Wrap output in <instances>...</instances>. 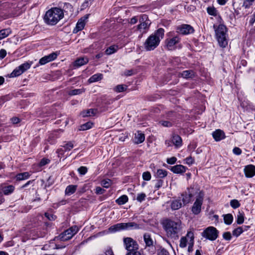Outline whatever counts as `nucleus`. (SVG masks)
Here are the masks:
<instances>
[{
  "label": "nucleus",
  "instance_id": "obj_3",
  "mask_svg": "<svg viewBox=\"0 0 255 255\" xmlns=\"http://www.w3.org/2000/svg\"><path fill=\"white\" fill-rule=\"evenodd\" d=\"M64 17L63 10L59 7H52L47 10L44 16L45 22L48 25L56 24Z\"/></svg>",
  "mask_w": 255,
  "mask_h": 255
},
{
  "label": "nucleus",
  "instance_id": "obj_26",
  "mask_svg": "<svg viewBox=\"0 0 255 255\" xmlns=\"http://www.w3.org/2000/svg\"><path fill=\"white\" fill-rule=\"evenodd\" d=\"M182 203L181 202V199H177L172 201L171 203V208L172 210H176L181 208Z\"/></svg>",
  "mask_w": 255,
  "mask_h": 255
},
{
  "label": "nucleus",
  "instance_id": "obj_63",
  "mask_svg": "<svg viewBox=\"0 0 255 255\" xmlns=\"http://www.w3.org/2000/svg\"><path fill=\"white\" fill-rule=\"evenodd\" d=\"M185 160L186 163L189 165H192L194 162V159L191 156L186 158Z\"/></svg>",
  "mask_w": 255,
  "mask_h": 255
},
{
  "label": "nucleus",
  "instance_id": "obj_42",
  "mask_svg": "<svg viewBox=\"0 0 255 255\" xmlns=\"http://www.w3.org/2000/svg\"><path fill=\"white\" fill-rule=\"evenodd\" d=\"M128 88V86L126 85L121 84L117 85L115 88L114 90L118 93L123 92L126 91Z\"/></svg>",
  "mask_w": 255,
  "mask_h": 255
},
{
  "label": "nucleus",
  "instance_id": "obj_12",
  "mask_svg": "<svg viewBox=\"0 0 255 255\" xmlns=\"http://www.w3.org/2000/svg\"><path fill=\"white\" fill-rule=\"evenodd\" d=\"M176 32L182 35H187L193 33L194 29L190 25L183 24L177 27Z\"/></svg>",
  "mask_w": 255,
  "mask_h": 255
},
{
  "label": "nucleus",
  "instance_id": "obj_56",
  "mask_svg": "<svg viewBox=\"0 0 255 255\" xmlns=\"http://www.w3.org/2000/svg\"><path fill=\"white\" fill-rule=\"evenodd\" d=\"M223 237L226 241H230L232 239V235L230 232H226L223 233Z\"/></svg>",
  "mask_w": 255,
  "mask_h": 255
},
{
  "label": "nucleus",
  "instance_id": "obj_45",
  "mask_svg": "<svg viewBox=\"0 0 255 255\" xmlns=\"http://www.w3.org/2000/svg\"><path fill=\"white\" fill-rule=\"evenodd\" d=\"M237 223L239 225L243 224L244 222V215L243 213L239 212L237 215Z\"/></svg>",
  "mask_w": 255,
  "mask_h": 255
},
{
  "label": "nucleus",
  "instance_id": "obj_35",
  "mask_svg": "<svg viewBox=\"0 0 255 255\" xmlns=\"http://www.w3.org/2000/svg\"><path fill=\"white\" fill-rule=\"evenodd\" d=\"M225 224L229 225H231L233 221V216L231 214H227L223 215Z\"/></svg>",
  "mask_w": 255,
  "mask_h": 255
},
{
  "label": "nucleus",
  "instance_id": "obj_60",
  "mask_svg": "<svg viewBox=\"0 0 255 255\" xmlns=\"http://www.w3.org/2000/svg\"><path fill=\"white\" fill-rule=\"evenodd\" d=\"M126 255H141L138 250H133L129 252H127Z\"/></svg>",
  "mask_w": 255,
  "mask_h": 255
},
{
  "label": "nucleus",
  "instance_id": "obj_19",
  "mask_svg": "<svg viewBox=\"0 0 255 255\" xmlns=\"http://www.w3.org/2000/svg\"><path fill=\"white\" fill-rule=\"evenodd\" d=\"M88 15H86L83 18H81L80 19H79L77 23L76 27L73 29V32L74 33H76L79 31L82 30L85 25V23L84 22L85 19H87L88 18Z\"/></svg>",
  "mask_w": 255,
  "mask_h": 255
},
{
  "label": "nucleus",
  "instance_id": "obj_55",
  "mask_svg": "<svg viewBox=\"0 0 255 255\" xmlns=\"http://www.w3.org/2000/svg\"><path fill=\"white\" fill-rule=\"evenodd\" d=\"M44 215L49 221H54L56 218V216L55 215L47 212L45 213Z\"/></svg>",
  "mask_w": 255,
  "mask_h": 255
},
{
  "label": "nucleus",
  "instance_id": "obj_15",
  "mask_svg": "<svg viewBox=\"0 0 255 255\" xmlns=\"http://www.w3.org/2000/svg\"><path fill=\"white\" fill-rule=\"evenodd\" d=\"M58 54L56 52H53L50 54L42 57L39 61V64L43 65L56 59Z\"/></svg>",
  "mask_w": 255,
  "mask_h": 255
},
{
  "label": "nucleus",
  "instance_id": "obj_18",
  "mask_svg": "<svg viewBox=\"0 0 255 255\" xmlns=\"http://www.w3.org/2000/svg\"><path fill=\"white\" fill-rule=\"evenodd\" d=\"M244 172L246 177L251 178L255 175V166L250 164L245 167Z\"/></svg>",
  "mask_w": 255,
  "mask_h": 255
},
{
  "label": "nucleus",
  "instance_id": "obj_41",
  "mask_svg": "<svg viewBox=\"0 0 255 255\" xmlns=\"http://www.w3.org/2000/svg\"><path fill=\"white\" fill-rule=\"evenodd\" d=\"M93 123L91 122H87L85 124L82 125L79 128L80 130H86L92 128Z\"/></svg>",
  "mask_w": 255,
  "mask_h": 255
},
{
  "label": "nucleus",
  "instance_id": "obj_64",
  "mask_svg": "<svg viewBox=\"0 0 255 255\" xmlns=\"http://www.w3.org/2000/svg\"><path fill=\"white\" fill-rule=\"evenodd\" d=\"M105 191V190L104 189L102 188L101 187L98 186L96 188L95 193L97 194H103Z\"/></svg>",
  "mask_w": 255,
  "mask_h": 255
},
{
  "label": "nucleus",
  "instance_id": "obj_59",
  "mask_svg": "<svg viewBox=\"0 0 255 255\" xmlns=\"http://www.w3.org/2000/svg\"><path fill=\"white\" fill-rule=\"evenodd\" d=\"M50 162V160L47 158H42L39 162L40 166H43Z\"/></svg>",
  "mask_w": 255,
  "mask_h": 255
},
{
  "label": "nucleus",
  "instance_id": "obj_8",
  "mask_svg": "<svg viewBox=\"0 0 255 255\" xmlns=\"http://www.w3.org/2000/svg\"><path fill=\"white\" fill-rule=\"evenodd\" d=\"M124 246L127 252L133 250H139L137 242L130 237H126L123 239Z\"/></svg>",
  "mask_w": 255,
  "mask_h": 255
},
{
  "label": "nucleus",
  "instance_id": "obj_4",
  "mask_svg": "<svg viewBox=\"0 0 255 255\" xmlns=\"http://www.w3.org/2000/svg\"><path fill=\"white\" fill-rule=\"evenodd\" d=\"M215 29L216 39L220 47L224 48L228 45L227 28L224 24H220L218 27L215 25L213 26Z\"/></svg>",
  "mask_w": 255,
  "mask_h": 255
},
{
  "label": "nucleus",
  "instance_id": "obj_14",
  "mask_svg": "<svg viewBox=\"0 0 255 255\" xmlns=\"http://www.w3.org/2000/svg\"><path fill=\"white\" fill-rule=\"evenodd\" d=\"M62 132L63 130L62 129H59L50 133L46 139V141L50 144L55 143L56 139L60 137L59 133Z\"/></svg>",
  "mask_w": 255,
  "mask_h": 255
},
{
  "label": "nucleus",
  "instance_id": "obj_21",
  "mask_svg": "<svg viewBox=\"0 0 255 255\" xmlns=\"http://www.w3.org/2000/svg\"><path fill=\"white\" fill-rule=\"evenodd\" d=\"M89 61L88 58L80 57L77 59L73 63V67L74 69L78 68L83 65L86 64Z\"/></svg>",
  "mask_w": 255,
  "mask_h": 255
},
{
  "label": "nucleus",
  "instance_id": "obj_62",
  "mask_svg": "<svg viewBox=\"0 0 255 255\" xmlns=\"http://www.w3.org/2000/svg\"><path fill=\"white\" fill-rule=\"evenodd\" d=\"M233 152L237 155H239L242 153V150L238 147H235L233 148Z\"/></svg>",
  "mask_w": 255,
  "mask_h": 255
},
{
  "label": "nucleus",
  "instance_id": "obj_51",
  "mask_svg": "<svg viewBox=\"0 0 255 255\" xmlns=\"http://www.w3.org/2000/svg\"><path fill=\"white\" fill-rule=\"evenodd\" d=\"M73 143L72 141H69L63 146V148L65 151H69L73 148Z\"/></svg>",
  "mask_w": 255,
  "mask_h": 255
},
{
  "label": "nucleus",
  "instance_id": "obj_39",
  "mask_svg": "<svg viewBox=\"0 0 255 255\" xmlns=\"http://www.w3.org/2000/svg\"><path fill=\"white\" fill-rule=\"evenodd\" d=\"M156 254L157 255H170L169 252L161 246L157 249Z\"/></svg>",
  "mask_w": 255,
  "mask_h": 255
},
{
  "label": "nucleus",
  "instance_id": "obj_37",
  "mask_svg": "<svg viewBox=\"0 0 255 255\" xmlns=\"http://www.w3.org/2000/svg\"><path fill=\"white\" fill-rule=\"evenodd\" d=\"M14 190V187L13 185H8L3 188V193L5 195L11 194Z\"/></svg>",
  "mask_w": 255,
  "mask_h": 255
},
{
  "label": "nucleus",
  "instance_id": "obj_36",
  "mask_svg": "<svg viewBox=\"0 0 255 255\" xmlns=\"http://www.w3.org/2000/svg\"><path fill=\"white\" fill-rule=\"evenodd\" d=\"M128 197L127 195H123L118 198L116 200V202L118 204L122 205L126 204L128 201Z\"/></svg>",
  "mask_w": 255,
  "mask_h": 255
},
{
  "label": "nucleus",
  "instance_id": "obj_34",
  "mask_svg": "<svg viewBox=\"0 0 255 255\" xmlns=\"http://www.w3.org/2000/svg\"><path fill=\"white\" fill-rule=\"evenodd\" d=\"M11 32L10 28H4L0 30V40L7 37Z\"/></svg>",
  "mask_w": 255,
  "mask_h": 255
},
{
  "label": "nucleus",
  "instance_id": "obj_48",
  "mask_svg": "<svg viewBox=\"0 0 255 255\" xmlns=\"http://www.w3.org/2000/svg\"><path fill=\"white\" fill-rule=\"evenodd\" d=\"M154 188L156 190L159 189L163 185V181L161 179H158L155 181Z\"/></svg>",
  "mask_w": 255,
  "mask_h": 255
},
{
  "label": "nucleus",
  "instance_id": "obj_25",
  "mask_svg": "<svg viewBox=\"0 0 255 255\" xmlns=\"http://www.w3.org/2000/svg\"><path fill=\"white\" fill-rule=\"evenodd\" d=\"M168 172L165 169H158L154 172V176L156 178L161 179L167 176Z\"/></svg>",
  "mask_w": 255,
  "mask_h": 255
},
{
  "label": "nucleus",
  "instance_id": "obj_10",
  "mask_svg": "<svg viewBox=\"0 0 255 255\" xmlns=\"http://www.w3.org/2000/svg\"><path fill=\"white\" fill-rule=\"evenodd\" d=\"M203 202V196L200 193L192 207L191 211L193 214L198 215L201 212Z\"/></svg>",
  "mask_w": 255,
  "mask_h": 255
},
{
  "label": "nucleus",
  "instance_id": "obj_13",
  "mask_svg": "<svg viewBox=\"0 0 255 255\" xmlns=\"http://www.w3.org/2000/svg\"><path fill=\"white\" fill-rule=\"evenodd\" d=\"M143 240L145 244V247L148 248L149 250H151V252L154 253L155 248L154 246V241L151 235L148 233H145L143 235Z\"/></svg>",
  "mask_w": 255,
  "mask_h": 255
},
{
  "label": "nucleus",
  "instance_id": "obj_32",
  "mask_svg": "<svg viewBox=\"0 0 255 255\" xmlns=\"http://www.w3.org/2000/svg\"><path fill=\"white\" fill-rule=\"evenodd\" d=\"M103 75L101 73H97L92 76L88 80L89 83H94L101 80Z\"/></svg>",
  "mask_w": 255,
  "mask_h": 255
},
{
  "label": "nucleus",
  "instance_id": "obj_28",
  "mask_svg": "<svg viewBox=\"0 0 255 255\" xmlns=\"http://www.w3.org/2000/svg\"><path fill=\"white\" fill-rule=\"evenodd\" d=\"M30 175L28 172L19 173L16 175L15 179L16 181L24 180L28 179Z\"/></svg>",
  "mask_w": 255,
  "mask_h": 255
},
{
  "label": "nucleus",
  "instance_id": "obj_24",
  "mask_svg": "<svg viewBox=\"0 0 255 255\" xmlns=\"http://www.w3.org/2000/svg\"><path fill=\"white\" fill-rule=\"evenodd\" d=\"M145 139L144 134L138 131L134 134L133 142L135 144H139L143 142Z\"/></svg>",
  "mask_w": 255,
  "mask_h": 255
},
{
  "label": "nucleus",
  "instance_id": "obj_47",
  "mask_svg": "<svg viewBox=\"0 0 255 255\" xmlns=\"http://www.w3.org/2000/svg\"><path fill=\"white\" fill-rule=\"evenodd\" d=\"M230 205L233 208L237 209L240 206L241 204L238 200L236 199H233L230 201Z\"/></svg>",
  "mask_w": 255,
  "mask_h": 255
},
{
  "label": "nucleus",
  "instance_id": "obj_27",
  "mask_svg": "<svg viewBox=\"0 0 255 255\" xmlns=\"http://www.w3.org/2000/svg\"><path fill=\"white\" fill-rule=\"evenodd\" d=\"M122 230H124L123 223L116 224L109 228V231L111 233H115Z\"/></svg>",
  "mask_w": 255,
  "mask_h": 255
},
{
  "label": "nucleus",
  "instance_id": "obj_17",
  "mask_svg": "<svg viewBox=\"0 0 255 255\" xmlns=\"http://www.w3.org/2000/svg\"><path fill=\"white\" fill-rule=\"evenodd\" d=\"M171 141L176 148H179L182 145V139L180 135L173 133L171 135Z\"/></svg>",
  "mask_w": 255,
  "mask_h": 255
},
{
  "label": "nucleus",
  "instance_id": "obj_52",
  "mask_svg": "<svg viewBox=\"0 0 255 255\" xmlns=\"http://www.w3.org/2000/svg\"><path fill=\"white\" fill-rule=\"evenodd\" d=\"M111 184V180L110 179L103 180L101 182V185L104 187L108 188Z\"/></svg>",
  "mask_w": 255,
  "mask_h": 255
},
{
  "label": "nucleus",
  "instance_id": "obj_23",
  "mask_svg": "<svg viewBox=\"0 0 255 255\" xmlns=\"http://www.w3.org/2000/svg\"><path fill=\"white\" fill-rule=\"evenodd\" d=\"M124 230H131L139 229V225L134 222L123 223Z\"/></svg>",
  "mask_w": 255,
  "mask_h": 255
},
{
  "label": "nucleus",
  "instance_id": "obj_7",
  "mask_svg": "<svg viewBox=\"0 0 255 255\" xmlns=\"http://www.w3.org/2000/svg\"><path fill=\"white\" fill-rule=\"evenodd\" d=\"M32 62H26L19 66L16 67L13 70V71L10 74V77H16L23 73L26 70L29 69L31 65Z\"/></svg>",
  "mask_w": 255,
  "mask_h": 255
},
{
  "label": "nucleus",
  "instance_id": "obj_33",
  "mask_svg": "<svg viewBox=\"0 0 255 255\" xmlns=\"http://www.w3.org/2000/svg\"><path fill=\"white\" fill-rule=\"evenodd\" d=\"M119 48L118 45H113L109 47L105 51L106 54L109 55L116 52Z\"/></svg>",
  "mask_w": 255,
  "mask_h": 255
},
{
  "label": "nucleus",
  "instance_id": "obj_16",
  "mask_svg": "<svg viewBox=\"0 0 255 255\" xmlns=\"http://www.w3.org/2000/svg\"><path fill=\"white\" fill-rule=\"evenodd\" d=\"M193 195L190 191V189L188 188L185 192L181 194L180 199L181 198L183 205H186L190 202L191 199L193 197Z\"/></svg>",
  "mask_w": 255,
  "mask_h": 255
},
{
  "label": "nucleus",
  "instance_id": "obj_49",
  "mask_svg": "<svg viewBox=\"0 0 255 255\" xmlns=\"http://www.w3.org/2000/svg\"><path fill=\"white\" fill-rule=\"evenodd\" d=\"M255 0H245L244 1L243 6L245 8H249L253 4Z\"/></svg>",
  "mask_w": 255,
  "mask_h": 255
},
{
  "label": "nucleus",
  "instance_id": "obj_46",
  "mask_svg": "<svg viewBox=\"0 0 255 255\" xmlns=\"http://www.w3.org/2000/svg\"><path fill=\"white\" fill-rule=\"evenodd\" d=\"M187 240L186 237L181 238L179 243V247L181 248H184L187 246Z\"/></svg>",
  "mask_w": 255,
  "mask_h": 255
},
{
  "label": "nucleus",
  "instance_id": "obj_20",
  "mask_svg": "<svg viewBox=\"0 0 255 255\" xmlns=\"http://www.w3.org/2000/svg\"><path fill=\"white\" fill-rule=\"evenodd\" d=\"M212 136L216 141H220L226 137L224 132L220 129H216L212 133Z\"/></svg>",
  "mask_w": 255,
  "mask_h": 255
},
{
  "label": "nucleus",
  "instance_id": "obj_31",
  "mask_svg": "<svg viewBox=\"0 0 255 255\" xmlns=\"http://www.w3.org/2000/svg\"><path fill=\"white\" fill-rule=\"evenodd\" d=\"M97 110L95 109H88L85 111H83L81 113L83 117H87L95 116L97 113Z\"/></svg>",
  "mask_w": 255,
  "mask_h": 255
},
{
  "label": "nucleus",
  "instance_id": "obj_6",
  "mask_svg": "<svg viewBox=\"0 0 255 255\" xmlns=\"http://www.w3.org/2000/svg\"><path fill=\"white\" fill-rule=\"evenodd\" d=\"M219 231L214 227H208L201 233L203 238L210 241H215L218 237Z\"/></svg>",
  "mask_w": 255,
  "mask_h": 255
},
{
  "label": "nucleus",
  "instance_id": "obj_2",
  "mask_svg": "<svg viewBox=\"0 0 255 255\" xmlns=\"http://www.w3.org/2000/svg\"><path fill=\"white\" fill-rule=\"evenodd\" d=\"M164 35V30L162 28H158L154 33L149 35L143 43L146 51L154 50L159 44L161 40Z\"/></svg>",
  "mask_w": 255,
  "mask_h": 255
},
{
  "label": "nucleus",
  "instance_id": "obj_29",
  "mask_svg": "<svg viewBox=\"0 0 255 255\" xmlns=\"http://www.w3.org/2000/svg\"><path fill=\"white\" fill-rule=\"evenodd\" d=\"M179 75L185 79H192L194 77V72L191 70H185L180 73Z\"/></svg>",
  "mask_w": 255,
  "mask_h": 255
},
{
  "label": "nucleus",
  "instance_id": "obj_61",
  "mask_svg": "<svg viewBox=\"0 0 255 255\" xmlns=\"http://www.w3.org/2000/svg\"><path fill=\"white\" fill-rule=\"evenodd\" d=\"M176 161L177 158L175 157L168 158L166 160L167 163L169 164H173L176 162Z\"/></svg>",
  "mask_w": 255,
  "mask_h": 255
},
{
  "label": "nucleus",
  "instance_id": "obj_5",
  "mask_svg": "<svg viewBox=\"0 0 255 255\" xmlns=\"http://www.w3.org/2000/svg\"><path fill=\"white\" fill-rule=\"evenodd\" d=\"M168 37L165 40V48L169 51H173L176 49V45L181 40L180 37L177 35H173L172 33H168Z\"/></svg>",
  "mask_w": 255,
  "mask_h": 255
},
{
  "label": "nucleus",
  "instance_id": "obj_38",
  "mask_svg": "<svg viewBox=\"0 0 255 255\" xmlns=\"http://www.w3.org/2000/svg\"><path fill=\"white\" fill-rule=\"evenodd\" d=\"M85 92L84 89H75L70 90L68 92V95L70 96H75L81 94Z\"/></svg>",
  "mask_w": 255,
  "mask_h": 255
},
{
  "label": "nucleus",
  "instance_id": "obj_1",
  "mask_svg": "<svg viewBox=\"0 0 255 255\" xmlns=\"http://www.w3.org/2000/svg\"><path fill=\"white\" fill-rule=\"evenodd\" d=\"M162 226L166 236L172 239L177 240L182 231L180 221H175L169 219L164 220Z\"/></svg>",
  "mask_w": 255,
  "mask_h": 255
},
{
  "label": "nucleus",
  "instance_id": "obj_53",
  "mask_svg": "<svg viewBox=\"0 0 255 255\" xmlns=\"http://www.w3.org/2000/svg\"><path fill=\"white\" fill-rule=\"evenodd\" d=\"M142 178L144 180L149 181L151 179V174L148 171L144 172L142 173Z\"/></svg>",
  "mask_w": 255,
  "mask_h": 255
},
{
  "label": "nucleus",
  "instance_id": "obj_58",
  "mask_svg": "<svg viewBox=\"0 0 255 255\" xmlns=\"http://www.w3.org/2000/svg\"><path fill=\"white\" fill-rule=\"evenodd\" d=\"M159 123L165 127H171L172 126V123L167 121H161Z\"/></svg>",
  "mask_w": 255,
  "mask_h": 255
},
{
  "label": "nucleus",
  "instance_id": "obj_11",
  "mask_svg": "<svg viewBox=\"0 0 255 255\" xmlns=\"http://www.w3.org/2000/svg\"><path fill=\"white\" fill-rule=\"evenodd\" d=\"M139 24L137 26V29L141 31L142 30H147L150 24L149 20L146 15H142L139 20Z\"/></svg>",
  "mask_w": 255,
  "mask_h": 255
},
{
  "label": "nucleus",
  "instance_id": "obj_44",
  "mask_svg": "<svg viewBox=\"0 0 255 255\" xmlns=\"http://www.w3.org/2000/svg\"><path fill=\"white\" fill-rule=\"evenodd\" d=\"M63 8V9H62L63 11H64L65 12H68V11L72 12L73 11V6L69 3H67V2L64 3Z\"/></svg>",
  "mask_w": 255,
  "mask_h": 255
},
{
  "label": "nucleus",
  "instance_id": "obj_54",
  "mask_svg": "<svg viewBox=\"0 0 255 255\" xmlns=\"http://www.w3.org/2000/svg\"><path fill=\"white\" fill-rule=\"evenodd\" d=\"M146 195L145 193H141L137 194L136 200L139 202H141L144 201L145 199Z\"/></svg>",
  "mask_w": 255,
  "mask_h": 255
},
{
  "label": "nucleus",
  "instance_id": "obj_9",
  "mask_svg": "<svg viewBox=\"0 0 255 255\" xmlns=\"http://www.w3.org/2000/svg\"><path fill=\"white\" fill-rule=\"evenodd\" d=\"M78 232V227L76 226H72L59 235L60 239L62 241H68L71 239Z\"/></svg>",
  "mask_w": 255,
  "mask_h": 255
},
{
  "label": "nucleus",
  "instance_id": "obj_40",
  "mask_svg": "<svg viewBox=\"0 0 255 255\" xmlns=\"http://www.w3.org/2000/svg\"><path fill=\"white\" fill-rule=\"evenodd\" d=\"M207 13L214 16H216L218 14V11L215 7L214 6H209L207 8Z\"/></svg>",
  "mask_w": 255,
  "mask_h": 255
},
{
  "label": "nucleus",
  "instance_id": "obj_22",
  "mask_svg": "<svg viewBox=\"0 0 255 255\" xmlns=\"http://www.w3.org/2000/svg\"><path fill=\"white\" fill-rule=\"evenodd\" d=\"M187 168L182 165L178 164L172 166L171 167V171L175 174H182L185 172Z\"/></svg>",
  "mask_w": 255,
  "mask_h": 255
},
{
  "label": "nucleus",
  "instance_id": "obj_50",
  "mask_svg": "<svg viewBox=\"0 0 255 255\" xmlns=\"http://www.w3.org/2000/svg\"><path fill=\"white\" fill-rule=\"evenodd\" d=\"M78 171L81 175H84L87 173L88 168L86 166H80L78 168Z\"/></svg>",
  "mask_w": 255,
  "mask_h": 255
},
{
  "label": "nucleus",
  "instance_id": "obj_43",
  "mask_svg": "<svg viewBox=\"0 0 255 255\" xmlns=\"http://www.w3.org/2000/svg\"><path fill=\"white\" fill-rule=\"evenodd\" d=\"M244 232V229L243 227H239L233 231V235L236 237H238L241 234Z\"/></svg>",
  "mask_w": 255,
  "mask_h": 255
},
{
  "label": "nucleus",
  "instance_id": "obj_30",
  "mask_svg": "<svg viewBox=\"0 0 255 255\" xmlns=\"http://www.w3.org/2000/svg\"><path fill=\"white\" fill-rule=\"evenodd\" d=\"M77 188V185H70L67 186L66 188L65 193V195L70 196L74 194Z\"/></svg>",
  "mask_w": 255,
  "mask_h": 255
},
{
  "label": "nucleus",
  "instance_id": "obj_57",
  "mask_svg": "<svg viewBox=\"0 0 255 255\" xmlns=\"http://www.w3.org/2000/svg\"><path fill=\"white\" fill-rule=\"evenodd\" d=\"M186 238L190 239V242H194V235L193 232L188 231L185 236Z\"/></svg>",
  "mask_w": 255,
  "mask_h": 255
}]
</instances>
